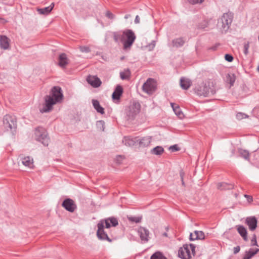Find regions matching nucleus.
Here are the masks:
<instances>
[{
	"instance_id": "nucleus-5",
	"label": "nucleus",
	"mask_w": 259,
	"mask_h": 259,
	"mask_svg": "<svg viewBox=\"0 0 259 259\" xmlns=\"http://www.w3.org/2000/svg\"><path fill=\"white\" fill-rule=\"evenodd\" d=\"M233 16L231 13H224L218 21V25L222 31H226L232 22Z\"/></svg>"
},
{
	"instance_id": "nucleus-13",
	"label": "nucleus",
	"mask_w": 259,
	"mask_h": 259,
	"mask_svg": "<svg viewBox=\"0 0 259 259\" xmlns=\"http://www.w3.org/2000/svg\"><path fill=\"white\" fill-rule=\"evenodd\" d=\"M257 222V219L255 217H248L245 220V223L251 231H254L256 228Z\"/></svg>"
},
{
	"instance_id": "nucleus-43",
	"label": "nucleus",
	"mask_w": 259,
	"mask_h": 259,
	"mask_svg": "<svg viewBox=\"0 0 259 259\" xmlns=\"http://www.w3.org/2000/svg\"><path fill=\"white\" fill-rule=\"evenodd\" d=\"M170 149L172 150V151H177L179 150V148L178 147L177 145H175L173 146H171L170 147Z\"/></svg>"
},
{
	"instance_id": "nucleus-17",
	"label": "nucleus",
	"mask_w": 259,
	"mask_h": 259,
	"mask_svg": "<svg viewBox=\"0 0 259 259\" xmlns=\"http://www.w3.org/2000/svg\"><path fill=\"white\" fill-rule=\"evenodd\" d=\"M0 47L4 50H8L9 49L10 39L6 36H0Z\"/></svg>"
},
{
	"instance_id": "nucleus-44",
	"label": "nucleus",
	"mask_w": 259,
	"mask_h": 259,
	"mask_svg": "<svg viewBox=\"0 0 259 259\" xmlns=\"http://www.w3.org/2000/svg\"><path fill=\"white\" fill-rule=\"evenodd\" d=\"M234 254H237V253H238L240 250V247L239 246H237L235 247H234Z\"/></svg>"
},
{
	"instance_id": "nucleus-54",
	"label": "nucleus",
	"mask_w": 259,
	"mask_h": 259,
	"mask_svg": "<svg viewBox=\"0 0 259 259\" xmlns=\"http://www.w3.org/2000/svg\"><path fill=\"white\" fill-rule=\"evenodd\" d=\"M257 70H258V71H259V66H258V68H257Z\"/></svg>"
},
{
	"instance_id": "nucleus-27",
	"label": "nucleus",
	"mask_w": 259,
	"mask_h": 259,
	"mask_svg": "<svg viewBox=\"0 0 259 259\" xmlns=\"http://www.w3.org/2000/svg\"><path fill=\"white\" fill-rule=\"evenodd\" d=\"M174 47L179 48L183 46L185 43V40L183 38H178L175 39L172 41Z\"/></svg>"
},
{
	"instance_id": "nucleus-39",
	"label": "nucleus",
	"mask_w": 259,
	"mask_h": 259,
	"mask_svg": "<svg viewBox=\"0 0 259 259\" xmlns=\"http://www.w3.org/2000/svg\"><path fill=\"white\" fill-rule=\"evenodd\" d=\"M189 3L192 5L197 4H201L204 2V0H188Z\"/></svg>"
},
{
	"instance_id": "nucleus-3",
	"label": "nucleus",
	"mask_w": 259,
	"mask_h": 259,
	"mask_svg": "<svg viewBox=\"0 0 259 259\" xmlns=\"http://www.w3.org/2000/svg\"><path fill=\"white\" fill-rule=\"evenodd\" d=\"M118 224V220L114 217H111L106 220H102L98 224V230L97 235L99 239L101 240H106L109 242L112 240L108 237L107 233L104 231V227L107 229L110 228L111 226L115 227Z\"/></svg>"
},
{
	"instance_id": "nucleus-1",
	"label": "nucleus",
	"mask_w": 259,
	"mask_h": 259,
	"mask_svg": "<svg viewBox=\"0 0 259 259\" xmlns=\"http://www.w3.org/2000/svg\"><path fill=\"white\" fill-rule=\"evenodd\" d=\"M63 99L62 89L58 86L54 87L49 95L45 97V103L40 109L42 113L50 112L53 110V105L61 102Z\"/></svg>"
},
{
	"instance_id": "nucleus-55",
	"label": "nucleus",
	"mask_w": 259,
	"mask_h": 259,
	"mask_svg": "<svg viewBox=\"0 0 259 259\" xmlns=\"http://www.w3.org/2000/svg\"><path fill=\"white\" fill-rule=\"evenodd\" d=\"M207 27V26H205L203 27V28H205V27Z\"/></svg>"
},
{
	"instance_id": "nucleus-18",
	"label": "nucleus",
	"mask_w": 259,
	"mask_h": 259,
	"mask_svg": "<svg viewBox=\"0 0 259 259\" xmlns=\"http://www.w3.org/2000/svg\"><path fill=\"white\" fill-rule=\"evenodd\" d=\"M22 163L29 168H33L34 167L33 158L29 156H26L21 159Z\"/></svg>"
},
{
	"instance_id": "nucleus-14",
	"label": "nucleus",
	"mask_w": 259,
	"mask_h": 259,
	"mask_svg": "<svg viewBox=\"0 0 259 259\" xmlns=\"http://www.w3.org/2000/svg\"><path fill=\"white\" fill-rule=\"evenodd\" d=\"M87 81L94 88H98L101 84L100 79L95 76H89L87 78Z\"/></svg>"
},
{
	"instance_id": "nucleus-8",
	"label": "nucleus",
	"mask_w": 259,
	"mask_h": 259,
	"mask_svg": "<svg viewBox=\"0 0 259 259\" xmlns=\"http://www.w3.org/2000/svg\"><path fill=\"white\" fill-rule=\"evenodd\" d=\"M157 82L152 78H149L142 86V90L148 95L153 94L156 90Z\"/></svg>"
},
{
	"instance_id": "nucleus-51",
	"label": "nucleus",
	"mask_w": 259,
	"mask_h": 259,
	"mask_svg": "<svg viewBox=\"0 0 259 259\" xmlns=\"http://www.w3.org/2000/svg\"><path fill=\"white\" fill-rule=\"evenodd\" d=\"M182 185H185V183H184V179L183 180V181H182Z\"/></svg>"
},
{
	"instance_id": "nucleus-19",
	"label": "nucleus",
	"mask_w": 259,
	"mask_h": 259,
	"mask_svg": "<svg viewBox=\"0 0 259 259\" xmlns=\"http://www.w3.org/2000/svg\"><path fill=\"white\" fill-rule=\"evenodd\" d=\"M236 228L238 233L241 236L244 240L247 241V233L246 228L242 225L236 226Z\"/></svg>"
},
{
	"instance_id": "nucleus-38",
	"label": "nucleus",
	"mask_w": 259,
	"mask_h": 259,
	"mask_svg": "<svg viewBox=\"0 0 259 259\" xmlns=\"http://www.w3.org/2000/svg\"><path fill=\"white\" fill-rule=\"evenodd\" d=\"M251 246H258L256 241V235L255 234H254L252 237V239L251 240Z\"/></svg>"
},
{
	"instance_id": "nucleus-2",
	"label": "nucleus",
	"mask_w": 259,
	"mask_h": 259,
	"mask_svg": "<svg viewBox=\"0 0 259 259\" xmlns=\"http://www.w3.org/2000/svg\"><path fill=\"white\" fill-rule=\"evenodd\" d=\"M112 34L114 40L117 43L122 42L125 49L130 48L136 38L134 32L131 29L113 32Z\"/></svg>"
},
{
	"instance_id": "nucleus-26",
	"label": "nucleus",
	"mask_w": 259,
	"mask_h": 259,
	"mask_svg": "<svg viewBox=\"0 0 259 259\" xmlns=\"http://www.w3.org/2000/svg\"><path fill=\"white\" fill-rule=\"evenodd\" d=\"M217 188L221 190H229L233 188V186L226 183H219L217 185Z\"/></svg>"
},
{
	"instance_id": "nucleus-52",
	"label": "nucleus",
	"mask_w": 259,
	"mask_h": 259,
	"mask_svg": "<svg viewBox=\"0 0 259 259\" xmlns=\"http://www.w3.org/2000/svg\"><path fill=\"white\" fill-rule=\"evenodd\" d=\"M163 235L164 236H167V233H163Z\"/></svg>"
},
{
	"instance_id": "nucleus-41",
	"label": "nucleus",
	"mask_w": 259,
	"mask_h": 259,
	"mask_svg": "<svg viewBox=\"0 0 259 259\" xmlns=\"http://www.w3.org/2000/svg\"><path fill=\"white\" fill-rule=\"evenodd\" d=\"M225 60L229 62H231L233 60V57L230 54H226L225 56Z\"/></svg>"
},
{
	"instance_id": "nucleus-47",
	"label": "nucleus",
	"mask_w": 259,
	"mask_h": 259,
	"mask_svg": "<svg viewBox=\"0 0 259 259\" xmlns=\"http://www.w3.org/2000/svg\"><path fill=\"white\" fill-rule=\"evenodd\" d=\"M140 22V18L139 17V16H137L136 17V18H135V23H136V24H138Z\"/></svg>"
},
{
	"instance_id": "nucleus-40",
	"label": "nucleus",
	"mask_w": 259,
	"mask_h": 259,
	"mask_svg": "<svg viewBox=\"0 0 259 259\" xmlns=\"http://www.w3.org/2000/svg\"><path fill=\"white\" fill-rule=\"evenodd\" d=\"M79 49L82 52L88 53L90 51L89 47L85 46H81L79 47Z\"/></svg>"
},
{
	"instance_id": "nucleus-35",
	"label": "nucleus",
	"mask_w": 259,
	"mask_h": 259,
	"mask_svg": "<svg viewBox=\"0 0 259 259\" xmlns=\"http://www.w3.org/2000/svg\"><path fill=\"white\" fill-rule=\"evenodd\" d=\"M142 217H131L128 218V220L132 222L136 223H140L142 220Z\"/></svg>"
},
{
	"instance_id": "nucleus-7",
	"label": "nucleus",
	"mask_w": 259,
	"mask_h": 259,
	"mask_svg": "<svg viewBox=\"0 0 259 259\" xmlns=\"http://www.w3.org/2000/svg\"><path fill=\"white\" fill-rule=\"evenodd\" d=\"M34 135L37 141L41 142L45 146L48 145L49 140L47 137V131L44 128L42 127L36 128L35 130Z\"/></svg>"
},
{
	"instance_id": "nucleus-36",
	"label": "nucleus",
	"mask_w": 259,
	"mask_h": 259,
	"mask_svg": "<svg viewBox=\"0 0 259 259\" xmlns=\"http://www.w3.org/2000/svg\"><path fill=\"white\" fill-rule=\"evenodd\" d=\"M236 117L238 120H241L242 119L246 118L248 116L244 113L239 112L236 114Z\"/></svg>"
},
{
	"instance_id": "nucleus-31",
	"label": "nucleus",
	"mask_w": 259,
	"mask_h": 259,
	"mask_svg": "<svg viewBox=\"0 0 259 259\" xmlns=\"http://www.w3.org/2000/svg\"><path fill=\"white\" fill-rule=\"evenodd\" d=\"M164 152V149L161 146H156L152 149L151 152L157 155L162 154Z\"/></svg>"
},
{
	"instance_id": "nucleus-21",
	"label": "nucleus",
	"mask_w": 259,
	"mask_h": 259,
	"mask_svg": "<svg viewBox=\"0 0 259 259\" xmlns=\"http://www.w3.org/2000/svg\"><path fill=\"white\" fill-rule=\"evenodd\" d=\"M123 89L120 85H117L115 91L112 94V98L113 100H119L122 94Z\"/></svg>"
},
{
	"instance_id": "nucleus-11",
	"label": "nucleus",
	"mask_w": 259,
	"mask_h": 259,
	"mask_svg": "<svg viewBox=\"0 0 259 259\" xmlns=\"http://www.w3.org/2000/svg\"><path fill=\"white\" fill-rule=\"evenodd\" d=\"M137 232L142 243H147L149 240L150 232L148 229L140 227L138 228Z\"/></svg>"
},
{
	"instance_id": "nucleus-32",
	"label": "nucleus",
	"mask_w": 259,
	"mask_h": 259,
	"mask_svg": "<svg viewBox=\"0 0 259 259\" xmlns=\"http://www.w3.org/2000/svg\"><path fill=\"white\" fill-rule=\"evenodd\" d=\"M130 70L127 69L123 72H121L120 73V76L122 80H124L128 79L130 77Z\"/></svg>"
},
{
	"instance_id": "nucleus-15",
	"label": "nucleus",
	"mask_w": 259,
	"mask_h": 259,
	"mask_svg": "<svg viewBox=\"0 0 259 259\" xmlns=\"http://www.w3.org/2000/svg\"><path fill=\"white\" fill-rule=\"evenodd\" d=\"M205 238V235L201 231H195L193 233L190 234V240L194 241L195 240H203Z\"/></svg>"
},
{
	"instance_id": "nucleus-22",
	"label": "nucleus",
	"mask_w": 259,
	"mask_h": 259,
	"mask_svg": "<svg viewBox=\"0 0 259 259\" xmlns=\"http://www.w3.org/2000/svg\"><path fill=\"white\" fill-rule=\"evenodd\" d=\"M151 141V139L150 137H145L139 140V144L141 147H146L150 145Z\"/></svg>"
},
{
	"instance_id": "nucleus-25",
	"label": "nucleus",
	"mask_w": 259,
	"mask_h": 259,
	"mask_svg": "<svg viewBox=\"0 0 259 259\" xmlns=\"http://www.w3.org/2000/svg\"><path fill=\"white\" fill-rule=\"evenodd\" d=\"M258 251L259 249H256L254 250L252 249H250L248 251H245L242 259H251V258L256 254Z\"/></svg>"
},
{
	"instance_id": "nucleus-46",
	"label": "nucleus",
	"mask_w": 259,
	"mask_h": 259,
	"mask_svg": "<svg viewBox=\"0 0 259 259\" xmlns=\"http://www.w3.org/2000/svg\"><path fill=\"white\" fill-rule=\"evenodd\" d=\"M180 175L181 181H183V180L184 179V175H185L184 172L183 170H181L180 172Z\"/></svg>"
},
{
	"instance_id": "nucleus-28",
	"label": "nucleus",
	"mask_w": 259,
	"mask_h": 259,
	"mask_svg": "<svg viewBox=\"0 0 259 259\" xmlns=\"http://www.w3.org/2000/svg\"><path fill=\"white\" fill-rule=\"evenodd\" d=\"M238 152L241 157L246 160H249V153L248 151L242 149H239L238 150Z\"/></svg>"
},
{
	"instance_id": "nucleus-6",
	"label": "nucleus",
	"mask_w": 259,
	"mask_h": 259,
	"mask_svg": "<svg viewBox=\"0 0 259 259\" xmlns=\"http://www.w3.org/2000/svg\"><path fill=\"white\" fill-rule=\"evenodd\" d=\"M3 125L5 128L9 131H14L17 128V119L15 116L7 114L3 117Z\"/></svg>"
},
{
	"instance_id": "nucleus-23",
	"label": "nucleus",
	"mask_w": 259,
	"mask_h": 259,
	"mask_svg": "<svg viewBox=\"0 0 259 259\" xmlns=\"http://www.w3.org/2000/svg\"><path fill=\"white\" fill-rule=\"evenodd\" d=\"M191 82L188 79L182 77L180 79V85L184 90H188L191 86Z\"/></svg>"
},
{
	"instance_id": "nucleus-42",
	"label": "nucleus",
	"mask_w": 259,
	"mask_h": 259,
	"mask_svg": "<svg viewBox=\"0 0 259 259\" xmlns=\"http://www.w3.org/2000/svg\"><path fill=\"white\" fill-rule=\"evenodd\" d=\"M106 16L110 19H113L114 18V15L110 11L106 12Z\"/></svg>"
},
{
	"instance_id": "nucleus-53",
	"label": "nucleus",
	"mask_w": 259,
	"mask_h": 259,
	"mask_svg": "<svg viewBox=\"0 0 259 259\" xmlns=\"http://www.w3.org/2000/svg\"><path fill=\"white\" fill-rule=\"evenodd\" d=\"M215 48H216V47H214V48H212V49L213 50H215Z\"/></svg>"
},
{
	"instance_id": "nucleus-20",
	"label": "nucleus",
	"mask_w": 259,
	"mask_h": 259,
	"mask_svg": "<svg viewBox=\"0 0 259 259\" xmlns=\"http://www.w3.org/2000/svg\"><path fill=\"white\" fill-rule=\"evenodd\" d=\"M54 7V4L52 3L49 7L39 8L37 9V11L41 15H48L53 10Z\"/></svg>"
},
{
	"instance_id": "nucleus-24",
	"label": "nucleus",
	"mask_w": 259,
	"mask_h": 259,
	"mask_svg": "<svg viewBox=\"0 0 259 259\" xmlns=\"http://www.w3.org/2000/svg\"><path fill=\"white\" fill-rule=\"evenodd\" d=\"M92 103L94 108L98 113H100L101 114H103L105 113L104 109L100 106L99 102L98 100L95 99L92 100Z\"/></svg>"
},
{
	"instance_id": "nucleus-12",
	"label": "nucleus",
	"mask_w": 259,
	"mask_h": 259,
	"mask_svg": "<svg viewBox=\"0 0 259 259\" xmlns=\"http://www.w3.org/2000/svg\"><path fill=\"white\" fill-rule=\"evenodd\" d=\"M62 205L66 210L71 212H74L77 208L74 201L70 198L65 199Z\"/></svg>"
},
{
	"instance_id": "nucleus-45",
	"label": "nucleus",
	"mask_w": 259,
	"mask_h": 259,
	"mask_svg": "<svg viewBox=\"0 0 259 259\" xmlns=\"http://www.w3.org/2000/svg\"><path fill=\"white\" fill-rule=\"evenodd\" d=\"M244 197L247 198V201L249 202L252 201L253 200L252 196L250 195L245 194L244 195Z\"/></svg>"
},
{
	"instance_id": "nucleus-4",
	"label": "nucleus",
	"mask_w": 259,
	"mask_h": 259,
	"mask_svg": "<svg viewBox=\"0 0 259 259\" xmlns=\"http://www.w3.org/2000/svg\"><path fill=\"white\" fill-rule=\"evenodd\" d=\"M195 246L193 244H184L178 251L179 256L182 259H190L195 255Z\"/></svg>"
},
{
	"instance_id": "nucleus-50",
	"label": "nucleus",
	"mask_w": 259,
	"mask_h": 259,
	"mask_svg": "<svg viewBox=\"0 0 259 259\" xmlns=\"http://www.w3.org/2000/svg\"><path fill=\"white\" fill-rule=\"evenodd\" d=\"M98 122V123L101 124H102V125H103V124H104V121H102V120H100V121H99Z\"/></svg>"
},
{
	"instance_id": "nucleus-29",
	"label": "nucleus",
	"mask_w": 259,
	"mask_h": 259,
	"mask_svg": "<svg viewBox=\"0 0 259 259\" xmlns=\"http://www.w3.org/2000/svg\"><path fill=\"white\" fill-rule=\"evenodd\" d=\"M150 259H167L166 257L160 251H156L150 257Z\"/></svg>"
},
{
	"instance_id": "nucleus-33",
	"label": "nucleus",
	"mask_w": 259,
	"mask_h": 259,
	"mask_svg": "<svg viewBox=\"0 0 259 259\" xmlns=\"http://www.w3.org/2000/svg\"><path fill=\"white\" fill-rule=\"evenodd\" d=\"M171 105L176 114L179 117L182 118V116L183 114L182 112L181 111L180 107L179 106L174 107V103H171Z\"/></svg>"
},
{
	"instance_id": "nucleus-16",
	"label": "nucleus",
	"mask_w": 259,
	"mask_h": 259,
	"mask_svg": "<svg viewBox=\"0 0 259 259\" xmlns=\"http://www.w3.org/2000/svg\"><path fill=\"white\" fill-rule=\"evenodd\" d=\"M69 61L66 54L62 53L59 56L58 65L62 68H65Z\"/></svg>"
},
{
	"instance_id": "nucleus-10",
	"label": "nucleus",
	"mask_w": 259,
	"mask_h": 259,
	"mask_svg": "<svg viewBox=\"0 0 259 259\" xmlns=\"http://www.w3.org/2000/svg\"><path fill=\"white\" fill-rule=\"evenodd\" d=\"M141 106L138 103H134L125 110V113L128 119H133L140 111Z\"/></svg>"
},
{
	"instance_id": "nucleus-9",
	"label": "nucleus",
	"mask_w": 259,
	"mask_h": 259,
	"mask_svg": "<svg viewBox=\"0 0 259 259\" xmlns=\"http://www.w3.org/2000/svg\"><path fill=\"white\" fill-rule=\"evenodd\" d=\"M195 92L198 96H203L204 97L214 95L215 92L212 89H210L206 84L202 83L195 88Z\"/></svg>"
},
{
	"instance_id": "nucleus-34",
	"label": "nucleus",
	"mask_w": 259,
	"mask_h": 259,
	"mask_svg": "<svg viewBox=\"0 0 259 259\" xmlns=\"http://www.w3.org/2000/svg\"><path fill=\"white\" fill-rule=\"evenodd\" d=\"M227 81L230 84V85L232 86L233 85L235 81V76L234 74H228L227 77Z\"/></svg>"
},
{
	"instance_id": "nucleus-37",
	"label": "nucleus",
	"mask_w": 259,
	"mask_h": 259,
	"mask_svg": "<svg viewBox=\"0 0 259 259\" xmlns=\"http://www.w3.org/2000/svg\"><path fill=\"white\" fill-rule=\"evenodd\" d=\"M249 48V42L245 43L244 44L243 52L245 55H247L248 53Z\"/></svg>"
},
{
	"instance_id": "nucleus-48",
	"label": "nucleus",
	"mask_w": 259,
	"mask_h": 259,
	"mask_svg": "<svg viewBox=\"0 0 259 259\" xmlns=\"http://www.w3.org/2000/svg\"><path fill=\"white\" fill-rule=\"evenodd\" d=\"M155 44H156L155 41L153 40V41H152L151 42V43L150 44V47H152V48H154L155 47Z\"/></svg>"
},
{
	"instance_id": "nucleus-49",
	"label": "nucleus",
	"mask_w": 259,
	"mask_h": 259,
	"mask_svg": "<svg viewBox=\"0 0 259 259\" xmlns=\"http://www.w3.org/2000/svg\"><path fill=\"white\" fill-rule=\"evenodd\" d=\"M130 16H130V15H129V14L125 15V16H124V19H128Z\"/></svg>"
},
{
	"instance_id": "nucleus-30",
	"label": "nucleus",
	"mask_w": 259,
	"mask_h": 259,
	"mask_svg": "<svg viewBox=\"0 0 259 259\" xmlns=\"http://www.w3.org/2000/svg\"><path fill=\"white\" fill-rule=\"evenodd\" d=\"M136 141L134 139L131 138L130 137H124L123 143L128 146H132L135 145Z\"/></svg>"
}]
</instances>
